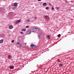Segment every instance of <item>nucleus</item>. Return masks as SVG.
<instances>
[{"label":"nucleus","instance_id":"obj_12","mask_svg":"<svg viewBox=\"0 0 74 74\" xmlns=\"http://www.w3.org/2000/svg\"><path fill=\"white\" fill-rule=\"evenodd\" d=\"M13 6H14L15 7H16L18 6V5L17 4H16L14 5Z\"/></svg>","mask_w":74,"mask_h":74},{"label":"nucleus","instance_id":"obj_13","mask_svg":"<svg viewBox=\"0 0 74 74\" xmlns=\"http://www.w3.org/2000/svg\"><path fill=\"white\" fill-rule=\"evenodd\" d=\"M60 36H61V35H60V34H59L58 35V37H60Z\"/></svg>","mask_w":74,"mask_h":74},{"label":"nucleus","instance_id":"obj_3","mask_svg":"<svg viewBox=\"0 0 74 74\" xmlns=\"http://www.w3.org/2000/svg\"><path fill=\"white\" fill-rule=\"evenodd\" d=\"M33 29L34 30H35V31H39V29L37 27L34 28Z\"/></svg>","mask_w":74,"mask_h":74},{"label":"nucleus","instance_id":"obj_10","mask_svg":"<svg viewBox=\"0 0 74 74\" xmlns=\"http://www.w3.org/2000/svg\"><path fill=\"white\" fill-rule=\"evenodd\" d=\"M26 29H22V32H25V31H26Z\"/></svg>","mask_w":74,"mask_h":74},{"label":"nucleus","instance_id":"obj_1","mask_svg":"<svg viewBox=\"0 0 74 74\" xmlns=\"http://www.w3.org/2000/svg\"><path fill=\"white\" fill-rule=\"evenodd\" d=\"M31 47L32 48H37V46L34 45L32 44L31 45Z\"/></svg>","mask_w":74,"mask_h":74},{"label":"nucleus","instance_id":"obj_2","mask_svg":"<svg viewBox=\"0 0 74 74\" xmlns=\"http://www.w3.org/2000/svg\"><path fill=\"white\" fill-rule=\"evenodd\" d=\"M30 33H31V30H29L27 31L26 34L27 35L30 34Z\"/></svg>","mask_w":74,"mask_h":74},{"label":"nucleus","instance_id":"obj_19","mask_svg":"<svg viewBox=\"0 0 74 74\" xmlns=\"http://www.w3.org/2000/svg\"><path fill=\"white\" fill-rule=\"evenodd\" d=\"M29 27V26L27 25L26 27V28H28Z\"/></svg>","mask_w":74,"mask_h":74},{"label":"nucleus","instance_id":"obj_20","mask_svg":"<svg viewBox=\"0 0 74 74\" xmlns=\"http://www.w3.org/2000/svg\"><path fill=\"white\" fill-rule=\"evenodd\" d=\"M21 33L22 34H24V33L23 32H21Z\"/></svg>","mask_w":74,"mask_h":74},{"label":"nucleus","instance_id":"obj_24","mask_svg":"<svg viewBox=\"0 0 74 74\" xmlns=\"http://www.w3.org/2000/svg\"><path fill=\"white\" fill-rule=\"evenodd\" d=\"M48 17V16H45V18H47Z\"/></svg>","mask_w":74,"mask_h":74},{"label":"nucleus","instance_id":"obj_11","mask_svg":"<svg viewBox=\"0 0 74 74\" xmlns=\"http://www.w3.org/2000/svg\"><path fill=\"white\" fill-rule=\"evenodd\" d=\"M46 4H46V3H45L43 4V5L44 6H45Z\"/></svg>","mask_w":74,"mask_h":74},{"label":"nucleus","instance_id":"obj_4","mask_svg":"<svg viewBox=\"0 0 74 74\" xmlns=\"http://www.w3.org/2000/svg\"><path fill=\"white\" fill-rule=\"evenodd\" d=\"M21 21V20H18L17 21L16 23V24H17V23H19V22H20Z\"/></svg>","mask_w":74,"mask_h":74},{"label":"nucleus","instance_id":"obj_18","mask_svg":"<svg viewBox=\"0 0 74 74\" xmlns=\"http://www.w3.org/2000/svg\"><path fill=\"white\" fill-rule=\"evenodd\" d=\"M12 43H13V42H14V40H12Z\"/></svg>","mask_w":74,"mask_h":74},{"label":"nucleus","instance_id":"obj_15","mask_svg":"<svg viewBox=\"0 0 74 74\" xmlns=\"http://www.w3.org/2000/svg\"><path fill=\"white\" fill-rule=\"evenodd\" d=\"M57 62H60V60H59V59H58L57 60Z\"/></svg>","mask_w":74,"mask_h":74},{"label":"nucleus","instance_id":"obj_22","mask_svg":"<svg viewBox=\"0 0 74 74\" xmlns=\"http://www.w3.org/2000/svg\"><path fill=\"white\" fill-rule=\"evenodd\" d=\"M51 9H52V10H53V9H54V8H53V7H52L51 8Z\"/></svg>","mask_w":74,"mask_h":74},{"label":"nucleus","instance_id":"obj_9","mask_svg":"<svg viewBox=\"0 0 74 74\" xmlns=\"http://www.w3.org/2000/svg\"><path fill=\"white\" fill-rule=\"evenodd\" d=\"M3 40L1 39V40H0V43L1 44V43H3Z\"/></svg>","mask_w":74,"mask_h":74},{"label":"nucleus","instance_id":"obj_8","mask_svg":"<svg viewBox=\"0 0 74 74\" xmlns=\"http://www.w3.org/2000/svg\"><path fill=\"white\" fill-rule=\"evenodd\" d=\"M49 38H50V36H49L48 35L47 36V39L49 40Z\"/></svg>","mask_w":74,"mask_h":74},{"label":"nucleus","instance_id":"obj_6","mask_svg":"<svg viewBox=\"0 0 74 74\" xmlns=\"http://www.w3.org/2000/svg\"><path fill=\"white\" fill-rule=\"evenodd\" d=\"M9 28L10 29H12L13 28V27L12 25H10L9 27Z\"/></svg>","mask_w":74,"mask_h":74},{"label":"nucleus","instance_id":"obj_25","mask_svg":"<svg viewBox=\"0 0 74 74\" xmlns=\"http://www.w3.org/2000/svg\"><path fill=\"white\" fill-rule=\"evenodd\" d=\"M19 47H22V45H19Z\"/></svg>","mask_w":74,"mask_h":74},{"label":"nucleus","instance_id":"obj_23","mask_svg":"<svg viewBox=\"0 0 74 74\" xmlns=\"http://www.w3.org/2000/svg\"><path fill=\"white\" fill-rule=\"evenodd\" d=\"M19 42H17L16 43V44H17V45H19Z\"/></svg>","mask_w":74,"mask_h":74},{"label":"nucleus","instance_id":"obj_16","mask_svg":"<svg viewBox=\"0 0 74 74\" xmlns=\"http://www.w3.org/2000/svg\"><path fill=\"white\" fill-rule=\"evenodd\" d=\"M46 10H48L49 9V7H47L46 8Z\"/></svg>","mask_w":74,"mask_h":74},{"label":"nucleus","instance_id":"obj_28","mask_svg":"<svg viewBox=\"0 0 74 74\" xmlns=\"http://www.w3.org/2000/svg\"><path fill=\"white\" fill-rule=\"evenodd\" d=\"M41 0H38V1H41Z\"/></svg>","mask_w":74,"mask_h":74},{"label":"nucleus","instance_id":"obj_14","mask_svg":"<svg viewBox=\"0 0 74 74\" xmlns=\"http://www.w3.org/2000/svg\"><path fill=\"white\" fill-rule=\"evenodd\" d=\"M16 8V7L15 6H14V7H13V9H15V8Z\"/></svg>","mask_w":74,"mask_h":74},{"label":"nucleus","instance_id":"obj_7","mask_svg":"<svg viewBox=\"0 0 74 74\" xmlns=\"http://www.w3.org/2000/svg\"><path fill=\"white\" fill-rule=\"evenodd\" d=\"M10 69H13L14 67L12 66H11L10 67Z\"/></svg>","mask_w":74,"mask_h":74},{"label":"nucleus","instance_id":"obj_17","mask_svg":"<svg viewBox=\"0 0 74 74\" xmlns=\"http://www.w3.org/2000/svg\"><path fill=\"white\" fill-rule=\"evenodd\" d=\"M60 67H62V66H63V65L62 64H60Z\"/></svg>","mask_w":74,"mask_h":74},{"label":"nucleus","instance_id":"obj_29","mask_svg":"<svg viewBox=\"0 0 74 74\" xmlns=\"http://www.w3.org/2000/svg\"><path fill=\"white\" fill-rule=\"evenodd\" d=\"M17 4V3H14V4Z\"/></svg>","mask_w":74,"mask_h":74},{"label":"nucleus","instance_id":"obj_21","mask_svg":"<svg viewBox=\"0 0 74 74\" xmlns=\"http://www.w3.org/2000/svg\"><path fill=\"white\" fill-rule=\"evenodd\" d=\"M29 21H30V20L28 19L26 21L27 22H29Z\"/></svg>","mask_w":74,"mask_h":74},{"label":"nucleus","instance_id":"obj_26","mask_svg":"<svg viewBox=\"0 0 74 74\" xmlns=\"http://www.w3.org/2000/svg\"><path fill=\"white\" fill-rule=\"evenodd\" d=\"M49 5H51V3H49Z\"/></svg>","mask_w":74,"mask_h":74},{"label":"nucleus","instance_id":"obj_5","mask_svg":"<svg viewBox=\"0 0 74 74\" xmlns=\"http://www.w3.org/2000/svg\"><path fill=\"white\" fill-rule=\"evenodd\" d=\"M8 58L9 59H11L12 58V56L11 55H9L8 57Z\"/></svg>","mask_w":74,"mask_h":74},{"label":"nucleus","instance_id":"obj_27","mask_svg":"<svg viewBox=\"0 0 74 74\" xmlns=\"http://www.w3.org/2000/svg\"><path fill=\"white\" fill-rule=\"evenodd\" d=\"M35 19H37V17H35Z\"/></svg>","mask_w":74,"mask_h":74}]
</instances>
